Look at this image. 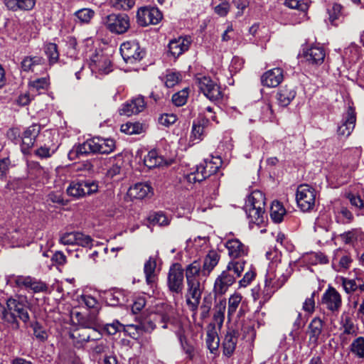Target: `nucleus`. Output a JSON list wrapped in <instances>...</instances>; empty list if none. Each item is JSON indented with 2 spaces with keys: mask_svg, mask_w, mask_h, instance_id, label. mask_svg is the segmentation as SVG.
<instances>
[{
  "mask_svg": "<svg viewBox=\"0 0 364 364\" xmlns=\"http://www.w3.org/2000/svg\"><path fill=\"white\" fill-rule=\"evenodd\" d=\"M235 279L232 274L222 272L216 278L213 287V299L220 304L218 309L214 313L213 318L215 324L210 323L207 328L206 346L210 353L215 354L218 350L220 339L217 332V328H220L224 320V311L225 309V301L221 299L228 289L235 283Z\"/></svg>",
  "mask_w": 364,
  "mask_h": 364,
  "instance_id": "obj_1",
  "label": "nucleus"
},
{
  "mask_svg": "<svg viewBox=\"0 0 364 364\" xmlns=\"http://www.w3.org/2000/svg\"><path fill=\"white\" fill-rule=\"evenodd\" d=\"M291 273V264L279 261L276 264L274 272L271 270L267 272L264 287L262 288L260 285H257L252 289L253 300L259 301L260 305L264 304L270 299L274 293L285 284Z\"/></svg>",
  "mask_w": 364,
  "mask_h": 364,
  "instance_id": "obj_2",
  "label": "nucleus"
},
{
  "mask_svg": "<svg viewBox=\"0 0 364 364\" xmlns=\"http://www.w3.org/2000/svg\"><path fill=\"white\" fill-rule=\"evenodd\" d=\"M115 149V141L112 139L93 137L82 144L75 145L68 152V157L74 161L80 156L90 154H109Z\"/></svg>",
  "mask_w": 364,
  "mask_h": 364,
  "instance_id": "obj_3",
  "label": "nucleus"
},
{
  "mask_svg": "<svg viewBox=\"0 0 364 364\" xmlns=\"http://www.w3.org/2000/svg\"><path fill=\"white\" fill-rule=\"evenodd\" d=\"M28 309V302L26 296H18L9 298L6 301V308H3L1 318L11 324L13 328L18 329L19 323L17 317L24 323H27L30 319Z\"/></svg>",
  "mask_w": 364,
  "mask_h": 364,
  "instance_id": "obj_4",
  "label": "nucleus"
},
{
  "mask_svg": "<svg viewBox=\"0 0 364 364\" xmlns=\"http://www.w3.org/2000/svg\"><path fill=\"white\" fill-rule=\"evenodd\" d=\"M200 272V264L195 261L186 268V279L188 286V296L187 302L193 307H196L200 301L201 291L199 289V281L198 279Z\"/></svg>",
  "mask_w": 364,
  "mask_h": 364,
  "instance_id": "obj_5",
  "label": "nucleus"
},
{
  "mask_svg": "<svg viewBox=\"0 0 364 364\" xmlns=\"http://www.w3.org/2000/svg\"><path fill=\"white\" fill-rule=\"evenodd\" d=\"M69 336L77 348H83L87 342L98 341L102 338L100 331L85 322L81 323L80 326L71 331Z\"/></svg>",
  "mask_w": 364,
  "mask_h": 364,
  "instance_id": "obj_6",
  "label": "nucleus"
},
{
  "mask_svg": "<svg viewBox=\"0 0 364 364\" xmlns=\"http://www.w3.org/2000/svg\"><path fill=\"white\" fill-rule=\"evenodd\" d=\"M98 182L92 180H76L70 182L67 188L68 196L75 198H81L98 191Z\"/></svg>",
  "mask_w": 364,
  "mask_h": 364,
  "instance_id": "obj_7",
  "label": "nucleus"
},
{
  "mask_svg": "<svg viewBox=\"0 0 364 364\" xmlns=\"http://www.w3.org/2000/svg\"><path fill=\"white\" fill-rule=\"evenodd\" d=\"M102 23L107 30L117 35L126 33L130 27L129 17L125 14H111L104 17Z\"/></svg>",
  "mask_w": 364,
  "mask_h": 364,
  "instance_id": "obj_8",
  "label": "nucleus"
},
{
  "mask_svg": "<svg viewBox=\"0 0 364 364\" xmlns=\"http://www.w3.org/2000/svg\"><path fill=\"white\" fill-rule=\"evenodd\" d=\"M296 200L301 210L310 211L314 209L316 204V191L308 184H301L296 190Z\"/></svg>",
  "mask_w": 364,
  "mask_h": 364,
  "instance_id": "obj_9",
  "label": "nucleus"
},
{
  "mask_svg": "<svg viewBox=\"0 0 364 364\" xmlns=\"http://www.w3.org/2000/svg\"><path fill=\"white\" fill-rule=\"evenodd\" d=\"M59 242L64 245H77L91 248L93 240L90 236L81 232H70L62 234Z\"/></svg>",
  "mask_w": 364,
  "mask_h": 364,
  "instance_id": "obj_10",
  "label": "nucleus"
},
{
  "mask_svg": "<svg viewBox=\"0 0 364 364\" xmlns=\"http://www.w3.org/2000/svg\"><path fill=\"white\" fill-rule=\"evenodd\" d=\"M120 53L124 60L130 64L139 61L144 56V52L135 41L123 43L120 46Z\"/></svg>",
  "mask_w": 364,
  "mask_h": 364,
  "instance_id": "obj_11",
  "label": "nucleus"
},
{
  "mask_svg": "<svg viewBox=\"0 0 364 364\" xmlns=\"http://www.w3.org/2000/svg\"><path fill=\"white\" fill-rule=\"evenodd\" d=\"M89 66L92 73L100 75L108 74L112 71L111 62L102 50L95 51L90 56Z\"/></svg>",
  "mask_w": 364,
  "mask_h": 364,
  "instance_id": "obj_12",
  "label": "nucleus"
},
{
  "mask_svg": "<svg viewBox=\"0 0 364 364\" xmlns=\"http://www.w3.org/2000/svg\"><path fill=\"white\" fill-rule=\"evenodd\" d=\"M13 281L18 287L31 290L33 293L44 292L48 289L45 282L30 276H15Z\"/></svg>",
  "mask_w": 364,
  "mask_h": 364,
  "instance_id": "obj_13",
  "label": "nucleus"
},
{
  "mask_svg": "<svg viewBox=\"0 0 364 364\" xmlns=\"http://www.w3.org/2000/svg\"><path fill=\"white\" fill-rule=\"evenodd\" d=\"M137 23L141 26L156 25L162 19V14L156 7H142L136 14Z\"/></svg>",
  "mask_w": 364,
  "mask_h": 364,
  "instance_id": "obj_14",
  "label": "nucleus"
},
{
  "mask_svg": "<svg viewBox=\"0 0 364 364\" xmlns=\"http://www.w3.org/2000/svg\"><path fill=\"white\" fill-rule=\"evenodd\" d=\"M183 269L179 264H173L168 272V286L172 292L181 293L183 287Z\"/></svg>",
  "mask_w": 364,
  "mask_h": 364,
  "instance_id": "obj_15",
  "label": "nucleus"
},
{
  "mask_svg": "<svg viewBox=\"0 0 364 364\" xmlns=\"http://www.w3.org/2000/svg\"><path fill=\"white\" fill-rule=\"evenodd\" d=\"M356 122V114L355 109L349 107L346 112L343 115L342 120L338 127V134L348 137L353 131Z\"/></svg>",
  "mask_w": 364,
  "mask_h": 364,
  "instance_id": "obj_16",
  "label": "nucleus"
},
{
  "mask_svg": "<svg viewBox=\"0 0 364 364\" xmlns=\"http://www.w3.org/2000/svg\"><path fill=\"white\" fill-rule=\"evenodd\" d=\"M321 303L329 311H337L342 304L341 296L335 288L329 287L322 296Z\"/></svg>",
  "mask_w": 364,
  "mask_h": 364,
  "instance_id": "obj_17",
  "label": "nucleus"
},
{
  "mask_svg": "<svg viewBox=\"0 0 364 364\" xmlns=\"http://www.w3.org/2000/svg\"><path fill=\"white\" fill-rule=\"evenodd\" d=\"M218 70L219 68H217L210 71L213 78L210 76L206 77V97L211 101H217L222 97V92L218 84V77L216 76Z\"/></svg>",
  "mask_w": 364,
  "mask_h": 364,
  "instance_id": "obj_18",
  "label": "nucleus"
},
{
  "mask_svg": "<svg viewBox=\"0 0 364 364\" xmlns=\"http://www.w3.org/2000/svg\"><path fill=\"white\" fill-rule=\"evenodd\" d=\"M146 103L144 97L139 95L122 105L119 112L120 115L131 116L144 110Z\"/></svg>",
  "mask_w": 364,
  "mask_h": 364,
  "instance_id": "obj_19",
  "label": "nucleus"
},
{
  "mask_svg": "<svg viewBox=\"0 0 364 364\" xmlns=\"http://www.w3.org/2000/svg\"><path fill=\"white\" fill-rule=\"evenodd\" d=\"M225 247L228 249V255L232 259H244L249 252L247 246L245 245L237 239L228 240Z\"/></svg>",
  "mask_w": 364,
  "mask_h": 364,
  "instance_id": "obj_20",
  "label": "nucleus"
},
{
  "mask_svg": "<svg viewBox=\"0 0 364 364\" xmlns=\"http://www.w3.org/2000/svg\"><path fill=\"white\" fill-rule=\"evenodd\" d=\"M303 55L309 64L318 65L323 63L326 51L321 46H313L304 50Z\"/></svg>",
  "mask_w": 364,
  "mask_h": 364,
  "instance_id": "obj_21",
  "label": "nucleus"
},
{
  "mask_svg": "<svg viewBox=\"0 0 364 364\" xmlns=\"http://www.w3.org/2000/svg\"><path fill=\"white\" fill-rule=\"evenodd\" d=\"M191 45L190 37H179L171 40L168 43V51L175 58L180 56L184 52L188 50Z\"/></svg>",
  "mask_w": 364,
  "mask_h": 364,
  "instance_id": "obj_22",
  "label": "nucleus"
},
{
  "mask_svg": "<svg viewBox=\"0 0 364 364\" xmlns=\"http://www.w3.org/2000/svg\"><path fill=\"white\" fill-rule=\"evenodd\" d=\"M283 78L282 69L276 68L265 72L261 77V82L264 86L275 87L282 82Z\"/></svg>",
  "mask_w": 364,
  "mask_h": 364,
  "instance_id": "obj_23",
  "label": "nucleus"
},
{
  "mask_svg": "<svg viewBox=\"0 0 364 364\" xmlns=\"http://www.w3.org/2000/svg\"><path fill=\"white\" fill-rule=\"evenodd\" d=\"M21 68L24 72H41L46 69L45 59L41 56H26L21 62Z\"/></svg>",
  "mask_w": 364,
  "mask_h": 364,
  "instance_id": "obj_24",
  "label": "nucleus"
},
{
  "mask_svg": "<svg viewBox=\"0 0 364 364\" xmlns=\"http://www.w3.org/2000/svg\"><path fill=\"white\" fill-rule=\"evenodd\" d=\"M324 321L319 317H314L309 324V342L314 346L318 345V341L323 332Z\"/></svg>",
  "mask_w": 364,
  "mask_h": 364,
  "instance_id": "obj_25",
  "label": "nucleus"
},
{
  "mask_svg": "<svg viewBox=\"0 0 364 364\" xmlns=\"http://www.w3.org/2000/svg\"><path fill=\"white\" fill-rule=\"evenodd\" d=\"M128 194L131 198L143 199L153 195V188L147 183H138L129 189Z\"/></svg>",
  "mask_w": 364,
  "mask_h": 364,
  "instance_id": "obj_26",
  "label": "nucleus"
},
{
  "mask_svg": "<svg viewBox=\"0 0 364 364\" xmlns=\"http://www.w3.org/2000/svg\"><path fill=\"white\" fill-rule=\"evenodd\" d=\"M41 132V126L33 124L28 127L23 134L22 146L23 149H30L34 145L36 137Z\"/></svg>",
  "mask_w": 364,
  "mask_h": 364,
  "instance_id": "obj_27",
  "label": "nucleus"
},
{
  "mask_svg": "<svg viewBox=\"0 0 364 364\" xmlns=\"http://www.w3.org/2000/svg\"><path fill=\"white\" fill-rule=\"evenodd\" d=\"M296 90L291 86H284L279 88L277 93V100L282 107L288 106L296 96Z\"/></svg>",
  "mask_w": 364,
  "mask_h": 364,
  "instance_id": "obj_28",
  "label": "nucleus"
},
{
  "mask_svg": "<svg viewBox=\"0 0 364 364\" xmlns=\"http://www.w3.org/2000/svg\"><path fill=\"white\" fill-rule=\"evenodd\" d=\"M238 332L234 329H229L223 341V352L227 356H230L237 343Z\"/></svg>",
  "mask_w": 364,
  "mask_h": 364,
  "instance_id": "obj_29",
  "label": "nucleus"
},
{
  "mask_svg": "<svg viewBox=\"0 0 364 364\" xmlns=\"http://www.w3.org/2000/svg\"><path fill=\"white\" fill-rule=\"evenodd\" d=\"M245 264L246 261L244 259H232L228 263L226 269L223 272L227 273V274H232L235 281L237 278L240 277Z\"/></svg>",
  "mask_w": 364,
  "mask_h": 364,
  "instance_id": "obj_30",
  "label": "nucleus"
},
{
  "mask_svg": "<svg viewBox=\"0 0 364 364\" xmlns=\"http://www.w3.org/2000/svg\"><path fill=\"white\" fill-rule=\"evenodd\" d=\"M144 164L149 168H154L168 164L164 159L159 155L156 150H151L144 158Z\"/></svg>",
  "mask_w": 364,
  "mask_h": 364,
  "instance_id": "obj_31",
  "label": "nucleus"
},
{
  "mask_svg": "<svg viewBox=\"0 0 364 364\" xmlns=\"http://www.w3.org/2000/svg\"><path fill=\"white\" fill-rule=\"evenodd\" d=\"M156 267V260L150 257L144 264V272L146 277V282L148 285L153 287L156 280L155 269Z\"/></svg>",
  "mask_w": 364,
  "mask_h": 364,
  "instance_id": "obj_32",
  "label": "nucleus"
},
{
  "mask_svg": "<svg viewBox=\"0 0 364 364\" xmlns=\"http://www.w3.org/2000/svg\"><path fill=\"white\" fill-rule=\"evenodd\" d=\"M245 209L250 224L259 225L264 223V208L245 207Z\"/></svg>",
  "mask_w": 364,
  "mask_h": 364,
  "instance_id": "obj_33",
  "label": "nucleus"
},
{
  "mask_svg": "<svg viewBox=\"0 0 364 364\" xmlns=\"http://www.w3.org/2000/svg\"><path fill=\"white\" fill-rule=\"evenodd\" d=\"M6 6L11 10L16 11L24 10L29 11L31 10L35 4L36 0H4Z\"/></svg>",
  "mask_w": 364,
  "mask_h": 364,
  "instance_id": "obj_34",
  "label": "nucleus"
},
{
  "mask_svg": "<svg viewBox=\"0 0 364 364\" xmlns=\"http://www.w3.org/2000/svg\"><path fill=\"white\" fill-rule=\"evenodd\" d=\"M265 197L262 192L259 191H254L248 196L245 207L259 208V209L264 208Z\"/></svg>",
  "mask_w": 364,
  "mask_h": 364,
  "instance_id": "obj_35",
  "label": "nucleus"
},
{
  "mask_svg": "<svg viewBox=\"0 0 364 364\" xmlns=\"http://www.w3.org/2000/svg\"><path fill=\"white\" fill-rule=\"evenodd\" d=\"M327 11L329 21L332 25L336 26L337 21L343 16L342 6L336 3L328 4Z\"/></svg>",
  "mask_w": 364,
  "mask_h": 364,
  "instance_id": "obj_36",
  "label": "nucleus"
},
{
  "mask_svg": "<svg viewBox=\"0 0 364 364\" xmlns=\"http://www.w3.org/2000/svg\"><path fill=\"white\" fill-rule=\"evenodd\" d=\"M337 262L338 263V268L336 270L341 272L349 268L352 259L349 255L346 254L342 255V251L338 250L333 259V265H335Z\"/></svg>",
  "mask_w": 364,
  "mask_h": 364,
  "instance_id": "obj_37",
  "label": "nucleus"
},
{
  "mask_svg": "<svg viewBox=\"0 0 364 364\" xmlns=\"http://www.w3.org/2000/svg\"><path fill=\"white\" fill-rule=\"evenodd\" d=\"M286 210L279 201H273L270 208V217L274 223H281Z\"/></svg>",
  "mask_w": 364,
  "mask_h": 364,
  "instance_id": "obj_38",
  "label": "nucleus"
},
{
  "mask_svg": "<svg viewBox=\"0 0 364 364\" xmlns=\"http://www.w3.org/2000/svg\"><path fill=\"white\" fill-rule=\"evenodd\" d=\"M120 130L127 134H139L143 131V126L139 122H127L121 125Z\"/></svg>",
  "mask_w": 364,
  "mask_h": 364,
  "instance_id": "obj_39",
  "label": "nucleus"
},
{
  "mask_svg": "<svg viewBox=\"0 0 364 364\" xmlns=\"http://www.w3.org/2000/svg\"><path fill=\"white\" fill-rule=\"evenodd\" d=\"M45 53L47 55L50 65L57 63L59 58L58 46L55 43H50L45 47Z\"/></svg>",
  "mask_w": 364,
  "mask_h": 364,
  "instance_id": "obj_40",
  "label": "nucleus"
},
{
  "mask_svg": "<svg viewBox=\"0 0 364 364\" xmlns=\"http://www.w3.org/2000/svg\"><path fill=\"white\" fill-rule=\"evenodd\" d=\"M220 259V255L218 250H211L206 255V270L208 272L212 271L214 267L218 264Z\"/></svg>",
  "mask_w": 364,
  "mask_h": 364,
  "instance_id": "obj_41",
  "label": "nucleus"
},
{
  "mask_svg": "<svg viewBox=\"0 0 364 364\" xmlns=\"http://www.w3.org/2000/svg\"><path fill=\"white\" fill-rule=\"evenodd\" d=\"M181 80V75L179 72L168 70L165 75V85L167 87H173Z\"/></svg>",
  "mask_w": 364,
  "mask_h": 364,
  "instance_id": "obj_42",
  "label": "nucleus"
},
{
  "mask_svg": "<svg viewBox=\"0 0 364 364\" xmlns=\"http://www.w3.org/2000/svg\"><path fill=\"white\" fill-rule=\"evenodd\" d=\"M350 350L358 358H364V337L360 336L355 339L350 345Z\"/></svg>",
  "mask_w": 364,
  "mask_h": 364,
  "instance_id": "obj_43",
  "label": "nucleus"
},
{
  "mask_svg": "<svg viewBox=\"0 0 364 364\" xmlns=\"http://www.w3.org/2000/svg\"><path fill=\"white\" fill-rule=\"evenodd\" d=\"M111 6L117 10L127 11L135 4V0H109Z\"/></svg>",
  "mask_w": 364,
  "mask_h": 364,
  "instance_id": "obj_44",
  "label": "nucleus"
},
{
  "mask_svg": "<svg viewBox=\"0 0 364 364\" xmlns=\"http://www.w3.org/2000/svg\"><path fill=\"white\" fill-rule=\"evenodd\" d=\"M222 163L223 161L220 156H211V159L210 161L206 159V169H209L208 171L210 175L216 173L221 167Z\"/></svg>",
  "mask_w": 364,
  "mask_h": 364,
  "instance_id": "obj_45",
  "label": "nucleus"
},
{
  "mask_svg": "<svg viewBox=\"0 0 364 364\" xmlns=\"http://www.w3.org/2000/svg\"><path fill=\"white\" fill-rule=\"evenodd\" d=\"M103 329L109 335H115L118 332L126 331L125 326L117 320L112 323L105 324Z\"/></svg>",
  "mask_w": 364,
  "mask_h": 364,
  "instance_id": "obj_46",
  "label": "nucleus"
},
{
  "mask_svg": "<svg viewBox=\"0 0 364 364\" xmlns=\"http://www.w3.org/2000/svg\"><path fill=\"white\" fill-rule=\"evenodd\" d=\"M204 129L203 124L193 123L191 135V140L193 144L203 139Z\"/></svg>",
  "mask_w": 364,
  "mask_h": 364,
  "instance_id": "obj_47",
  "label": "nucleus"
},
{
  "mask_svg": "<svg viewBox=\"0 0 364 364\" xmlns=\"http://www.w3.org/2000/svg\"><path fill=\"white\" fill-rule=\"evenodd\" d=\"M242 301V296L239 294L232 295L228 301V314L230 316L234 314Z\"/></svg>",
  "mask_w": 364,
  "mask_h": 364,
  "instance_id": "obj_48",
  "label": "nucleus"
},
{
  "mask_svg": "<svg viewBox=\"0 0 364 364\" xmlns=\"http://www.w3.org/2000/svg\"><path fill=\"white\" fill-rule=\"evenodd\" d=\"M94 14V11L90 9H82L75 13V16L82 23L90 22Z\"/></svg>",
  "mask_w": 364,
  "mask_h": 364,
  "instance_id": "obj_49",
  "label": "nucleus"
},
{
  "mask_svg": "<svg viewBox=\"0 0 364 364\" xmlns=\"http://www.w3.org/2000/svg\"><path fill=\"white\" fill-rule=\"evenodd\" d=\"M188 96L187 89H183L172 96V102L177 107L183 106L186 103Z\"/></svg>",
  "mask_w": 364,
  "mask_h": 364,
  "instance_id": "obj_50",
  "label": "nucleus"
},
{
  "mask_svg": "<svg viewBox=\"0 0 364 364\" xmlns=\"http://www.w3.org/2000/svg\"><path fill=\"white\" fill-rule=\"evenodd\" d=\"M122 296L119 291H108L105 294L106 302L109 306H117L121 303Z\"/></svg>",
  "mask_w": 364,
  "mask_h": 364,
  "instance_id": "obj_51",
  "label": "nucleus"
},
{
  "mask_svg": "<svg viewBox=\"0 0 364 364\" xmlns=\"http://www.w3.org/2000/svg\"><path fill=\"white\" fill-rule=\"evenodd\" d=\"M360 282V279L358 278L356 279H348L343 278L342 285L346 292L347 294H350L358 290V282Z\"/></svg>",
  "mask_w": 364,
  "mask_h": 364,
  "instance_id": "obj_52",
  "label": "nucleus"
},
{
  "mask_svg": "<svg viewBox=\"0 0 364 364\" xmlns=\"http://www.w3.org/2000/svg\"><path fill=\"white\" fill-rule=\"evenodd\" d=\"M341 329L343 331V334L350 335L355 333L354 324L350 317L346 316L342 318Z\"/></svg>",
  "mask_w": 364,
  "mask_h": 364,
  "instance_id": "obj_53",
  "label": "nucleus"
},
{
  "mask_svg": "<svg viewBox=\"0 0 364 364\" xmlns=\"http://www.w3.org/2000/svg\"><path fill=\"white\" fill-rule=\"evenodd\" d=\"M317 294V291H314L310 297L305 299L302 305V309L309 314H312L315 310V300L314 297Z\"/></svg>",
  "mask_w": 364,
  "mask_h": 364,
  "instance_id": "obj_54",
  "label": "nucleus"
},
{
  "mask_svg": "<svg viewBox=\"0 0 364 364\" xmlns=\"http://www.w3.org/2000/svg\"><path fill=\"white\" fill-rule=\"evenodd\" d=\"M149 219L154 224H158L161 226L167 225L169 223L168 218L161 212L156 213L150 215Z\"/></svg>",
  "mask_w": 364,
  "mask_h": 364,
  "instance_id": "obj_55",
  "label": "nucleus"
},
{
  "mask_svg": "<svg viewBox=\"0 0 364 364\" xmlns=\"http://www.w3.org/2000/svg\"><path fill=\"white\" fill-rule=\"evenodd\" d=\"M33 334L37 339L41 341H44L48 338V333L38 323L36 322L32 325Z\"/></svg>",
  "mask_w": 364,
  "mask_h": 364,
  "instance_id": "obj_56",
  "label": "nucleus"
},
{
  "mask_svg": "<svg viewBox=\"0 0 364 364\" xmlns=\"http://www.w3.org/2000/svg\"><path fill=\"white\" fill-rule=\"evenodd\" d=\"M177 120V117L173 114H163L159 118V123L164 127H168L173 124Z\"/></svg>",
  "mask_w": 364,
  "mask_h": 364,
  "instance_id": "obj_57",
  "label": "nucleus"
},
{
  "mask_svg": "<svg viewBox=\"0 0 364 364\" xmlns=\"http://www.w3.org/2000/svg\"><path fill=\"white\" fill-rule=\"evenodd\" d=\"M55 149H51L50 146L45 145L36 149L35 153L40 158H48L54 154Z\"/></svg>",
  "mask_w": 364,
  "mask_h": 364,
  "instance_id": "obj_58",
  "label": "nucleus"
},
{
  "mask_svg": "<svg viewBox=\"0 0 364 364\" xmlns=\"http://www.w3.org/2000/svg\"><path fill=\"white\" fill-rule=\"evenodd\" d=\"M284 4L290 9H296L302 11H305L308 8L306 4L299 0H285Z\"/></svg>",
  "mask_w": 364,
  "mask_h": 364,
  "instance_id": "obj_59",
  "label": "nucleus"
},
{
  "mask_svg": "<svg viewBox=\"0 0 364 364\" xmlns=\"http://www.w3.org/2000/svg\"><path fill=\"white\" fill-rule=\"evenodd\" d=\"M81 303L84 304L89 309H97L98 306L97 300L91 295H82L81 296Z\"/></svg>",
  "mask_w": 364,
  "mask_h": 364,
  "instance_id": "obj_60",
  "label": "nucleus"
},
{
  "mask_svg": "<svg viewBox=\"0 0 364 364\" xmlns=\"http://www.w3.org/2000/svg\"><path fill=\"white\" fill-rule=\"evenodd\" d=\"M48 84V79L47 77H41L33 80L31 82V86L36 90H39L47 88Z\"/></svg>",
  "mask_w": 364,
  "mask_h": 364,
  "instance_id": "obj_61",
  "label": "nucleus"
},
{
  "mask_svg": "<svg viewBox=\"0 0 364 364\" xmlns=\"http://www.w3.org/2000/svg\"><path fill=\"white\" fill-rule=\"evenodd\" d=\"M205 171V167L201 166L200 169L198 168L197 170L196 173H191L188 176V180L190 182H201L205 179V176L203 175V173Z\"/></svg>",
  "mask_w": 364,
  "mask_h": 364,
  "instance_id": "obj_62",
  "label": "nucleus"
},
{
  "mask_svg": "<svg viewBox=\"0 0 364 364\" xmlns=\"http://www.w3.org/2000/svg\"><path fill=\"white\" fill-rule=\"evenodd\" d=\"M230 10V5L228 2L224 1L214 7V11L220 16H225Z\"/></svg>",
  "mask_w": 364,
  "mask_h": 364,
  "instance_id": "obj_63",
  "label": "nucleus"
},
{
  "mask_svg": "<svg viewBox=\"0 0 364 364\" xmlns=\"http://www.w3.org/2000/svg\"><path fill=\"white\" fill-rule=\"evenodd\" d=\"M255 274H256L253 270L247 272L245 274L243 278L239 282L240 287H246L247 285H249L250 282L255 279Z\"/></svg>",
  "mask_w": 364,
  "mask_h": 364,
  "instance_id": "obj_64",
  "label": "nucleus"
}]
</instances>
